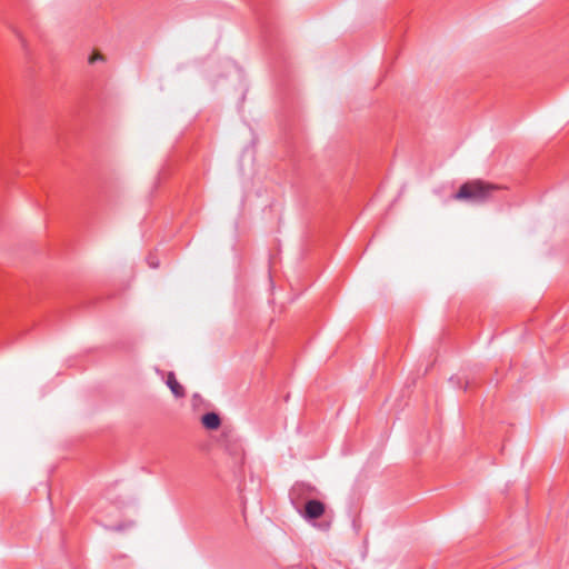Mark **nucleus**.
I'll return each mask as SVG.
<instances>
[{
	"label": "nucleus",
	"mask_w": 569,
	"mask_h": 569,
	"mask_svg": "<svg viewBox=\"0 0 569 569\" xmlns=\"http://www.w3.org/2000/svg\"><path fill=\"white\" fill-rule=\"evenodd\" d=\"M325 503L317 499H310L305 505L303 518L308 521L319 519L325 513Z\"/></svg>",
	"instance_id": "f03ea898"
},
{
	"label": "nucleus",
	"mask_w": 569,
	"mask_h": 569,
	"mask_svg": "<svg viewBox=\"0 0 569 569\" xmlns=\"http://www.w3.org/2000/svg\"><path fill=\"white\" fill-rule=\"evenodd\" d=\"M149 264L151 268H157L159 263L157 261H153L152 259H149Z\"/></svg>",
	"instance_id": "1a4fd4ad"
},
{
	"label": "nucleus",
	"mask_w": 569,
	"mask_h": 569,
	"mask_svg": "<svg viewBox=\"0 0 569 569\" xmlns=\"http://www.w3.org/2000/svg\"><path fill=\"white\" fill-rule=\"evenodd\" d=\"M113 530H117V531H120L123 529V526L122 525H118V526H114L112 527Z\"/></svg>",
	"instance_id": "9b49d317"
},
{
	"label": "nucleus",
	"mask_w": 569,
	"mask_h": 569,
	"mask_svg": "<svg viewBox=\"0 0 569 569\" xmlns=\"http://www.w3.org/2000/svg\"><path fill=\"white\" fill-rule=\"evenodd\" d=\"M201 398L198 393H194L192 397L193 407L198 406V402H200Z\"/></svg>",
	"instance_id": "6e6552de"
},
{
	"label": "nucleus",
	"mask_w": 569,
	"mask_h": 569,
	"mask_svg": "<svg viewBox=\"0 0 569 569\" xmlns=\"http://www.w3.org/2000/svg\"><path fill=\"white\" fill-rule=\"evenodd\" d=\"M101 60H103V57L100 53H94L89 58V63H94Z\"/></svg>",
	"instance_id": "423d86ee"
},
{
	"label": "nucleus",
	"mask_w": 569,
	"mask_h": 569,
	"mask_svg": "<svg viewBox=\"0 0 569 569\" xmlns=\"http://www.w3.org/2000/svg\"><path fill=\"white\" fill-rule=\"evenodd\" d=\"M303 487L305 485L303 483H297L292 487L291 491H290V498H291V501L292 503H295V495L299 491H302L303 490Z\"/></svg>",
	"instance_id": "39448f33"
},
{
	"label": "nucleus",
	"mask_w": 569,
	"mask_h": 569,
	"mask_svg": "<svg viewBox=\"0 0 569 569\" xmlns=\"http://www.w3.org/2000/svg\"><path fill=\"white\" fill-rule=\"evenodd\" d=\"M500 189L499 186L485 182L482 180H472L463 183L453 196L456 200H465L472 203H483L488 201L493 192Z\"/></svg>",
	"instance_id": "f257e3e1"
},
{
	"label": "nucleus",
	"mask_w": 569,
	"mask_h": 569,
	"mask_svg": "<svg viewBox=\"0 0 569 569\" xmlns=\"http://www.w3.org/2000/svg\"><path fill=\"white\" fill-rule=\"evenodd\" d=\"M199 448H200V450H202L204 452H209L210 451V445L209 443H200Z\"/></svg>",
	"instance_id": "0eeeda50"
},
{
	"label": "nucleus",
	"mask_w": 569,
	"mask_h": 569,
	"mask_svg": "<svg viewBox=\"0 0 569 569\" xmlns=\"http://www.w3.org/2000/svg\"><path fill=\"white\" fill-rule=\"evenodd\" d=\"M166 385L176 398H183L186 396L184 388L177 380L174 372H168Z\"/></svg>",
	"instance_id": "7ed1b4c3"
},
{
	"label": "nucleus",
	"mask_w": 569,
	"mask_h": 569,
	"mask_svg": "<svg viewBox=\"0 0 569 569\" xmlns=\"http://www.w3.org/2000/svg\"><path fill=\"white\" fill-rule=\"evenodd\" d=\"M202 427H213V411H209L201 418Z\"/></svg>",
	"instance_id": "20e7f679"
},
{
	"label": "nucleus",
	"mask_w": 569,
	"mask_h": 569,
	"mask_svg": "<svg viewBox=\"0 0 569 569\" xmlns=\"http://www.w3.org/2000/svg\"><path fill=\"white\" fill-rule=\"evenodd\" d=\"M221 426V419L220 417L216 413V427H220Z\"/></svg>",
	"instance_id": "9d476101"
}]
</instances>
